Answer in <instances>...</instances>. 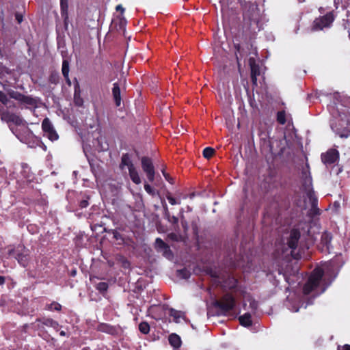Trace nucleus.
I'll return each mask as SVG.
<instances>
[{
  "mask_svg": "<svg viewBox=\"0 0 350 350\" xmlns=\"http://www.w3.org/2000/svg\"><path fill=\"white\" fill-rule=\"evenodd\" d=\"M177 276L182 279H188L191 276V272L185 268L177 271Z\"/></svg>",
  "mask_w": 350,
  "mask_h": 350,
  "instance_id": "obj_30",
  "label": "nucleus"
},
{
  "mask_svg": "<svg viewBox=\"0 0 350 350\" xmlns=\"http://www.w3.org/2000/svg\"><path fill=\"white\" fill-rule=\"evenodd\" d=\"M116 10L117 11H120L121 12L120 15H123V14L124 12V8L122 7V5L121 4L118 5L116 8Z\"/></svg>",
  "mask_w": 350,
  "mask_h": 350,
  "instance_id": "obj_46",
  "label": "nucleus"
},
{
  "mask_svg": "<svg viewBox=\"0 0 350 350\" xmlns=\"http://www.w3.org/2000/svg\"><path fill=\"white\" fill-rule=\"evenodd\" d=\"M305 0H299V2H304Z\"/></svg>",
  "mask_w": 350,
  "mask_h": 350,
  "instance_id": "obj_61",
  "label": "nucleus"
},
{
  "mask_svg": "<svg viewBox=\"0 0 350 350\" xmlns=\"http://www.w3.org/2000/svg\"><path fill=\"white\" fill-rule=\"evenodd\" d=\"M59 76L57 73H52L49 77L50 83L57 84L59 82Z\"/></svg>",
  "mask_w": 350,
  "mask_h": 350,
  "instance_id": "obj_37",
  "label": "nucleus"
},
{
  "mask_svg": "<svg viewBox=\"0 0 350 350\" xmlns=\"http://www.w3.org/2000/svg\"><path fill=\"white\" fill-rule=\"evenodd\" d=\"M195 196V193H191L189 194V197L190 199H193Z\"/></svg>",
  "mask_w": 350,
  "mask_h": 350,
  "instance_id": "obj_57",
  "label": "nucleus"
},
{
  "mask_svg": "<svg viewBox=\"0 0 350 350\" xmlns=\"http://www.w3.org/2000/svg\"><path fill=\"white\" fill-rule=\"evenodd\" d=\"M142 167L143 171L146 173L147 178L150 182H153L154 180L155 171L150 158L143 157L141 159Z\"/></svg>",
  "mask_w": 350,
  "mask_h": 350,
  "instance_id": "obj_10",
  "label": "nucleus"
},
{
  "mask_svg": "<svg viewBox=\"0 0 350 350\" xmlns=\"http://www.w3.org/2000/svg\"><path fill=\"white\" fill-rule=\"evenodd\" d=\"M284 276L285 280L286 281L287 283H288L289 284L293 283V281L291 280V278L289 277H287L286 275H284Z\"/></svg>",
  "mask_w": 350,
  "mask_h": 350,
  "instance_id": "obj_51",
  "label": "nucleus"
},
{
  "mask_svg": "<svg viewBox=\"0 0 350 350\" xmlns=\"http://www.w3.org/2000/svg\"><path fill=\"white\" fill-rule=\"evenodd\" d=\"M62 326L59 324L57 321L53 320L51 327L53 328L56 332L59 331Z\"/></svg>",
  "mask_w": 350,
  "mask_h": 350,
  "instance_id": "obj_43",
  "label": "nucleus"
},
{
  "mask_svg": "<svg viewBox=\"0 0 350 350\" xmlns=\"http://www.w3.org/2000/svg\"><path fill=\"white\" fill-rule=\"evenodd\" d=\"M344 28L345 29H350V25L348 23V25L347 24H344Z\"/></svg>",
  "mask_w": 350,
  "mask_h": 350,
  "instance_id": "obj_60",
  "label": "nucleus"
},
{
  "mask_svg": "<svg viewBox=\"0 0 350 350\" xmlns=\"http://www.w3.org/2000/svg\"><path fill=\"white\" fill-rule=\"evenodd\" d=\"M232 280H233V284L230 286L231 288L235 287L237 285V280H235L234 278H232Z\"/></svg>",
  "mask_w": 350,
  "mask_h": 350,
  "instance_id": "obj_55",
  "label": "nucleus"
},
{
  "mask_svg": "<svg viewBox=\"0 0 350 350\" xmlns=\"http://www.w3.org/2000/svg\"><path fill=\"white\" fill-rule=\"evenodd\" d=\"M332 129L340 138H348L350 137V125L347 124L346 126H342L341 124L338 125H331Z\"/></svg>",
  "mask_w": 350,
  "mask_h": 350,
  "instance_id": "obj_15",
  "label": "nucleus"
},
{
  "mask_svg": "<svg viewBox=\"0 0 350 350\" xmlns=\"http://www.w3.org/2000/svg\"><path fill=\"white\" fill-rule=\"evenodd\" d=\"M42 129L44 133V136L46 137L49 140L54 142L58 139L59 135L48 118L43 120L42 122Z\"/></svg>",
  "mask_w": 350,
  "mask_h": 350,
  "instance_id": "obj_8",
  "label": "nucleus"
},
{
  "mask_svg": "<svg viewBox=\"0 0 350 350\" xmlns=\"http://www.w3.org/2000/svg\"><path fill=\"white\" fill-rule=\"evenodd\" d=\"M144 189L145 191L151 196H154L156 194V191L149 184H144Z\"/></svg>",
  "mask_w": 350,
  "mask_h": 350,
  "instance_id": "obj_38",
  "label": "nucleus"
},
{
  "mask_svg": "<svg viewBox=\"0 0 350 350\" xmlns=\"http://www.w3.org/2000/svg\"><path fill=\"white\" fill-rule=\"evenodd\" d=\"M88 200H89V198L86 197L85 199L80 200L79 204V206L81 208H86L89 205Z\"/></svg>",
  "mask_w": 350,
  "mask_h": 350,
  "instance_id": "obj_42",
  "label": "nucleus"
},
{
  "mask_svg": "<svg viewBox=\"0 0 350 350\" xmlns=\"http://www.w3.org/2000/svg\"><path fill=\"white\" fill-rule=\"evenodd\" d=\"M98 330L109 334H114L116 332L113 326L107 323H100L98 325Z\"/></svg>",
  "mask_w": 350,
  "mask_h": 350,
  "instance_id": "obj_22",
  "label": "nucleus"
},
{
  "mask_svg": "<svg viewBox=\"0 0 350 350\" xmlns=\"http://www.w3.org/2000/svg\"><path fill=\"white\" fill-rule=\"evenodd\" d=\"M342 350H350V345H345Z\"/></svg>",
  "mask_w": 350,
  "mask_h": 350,
  "instance_id": "obj_56",
  "label": "nucleus"
},
{
  "mask_svg": "<svg viewBox=\"0 0 350 350\" xmlns=\"http://www.w3.org/2000/svg\"><path fill=\"white\" fill-rule=\"evenodd\" d=\"M61 14L65 19L68 18V0H60Z\"/></svg>",
  "mask_w": 350,
  "mask_h": 350,
  "instance_id": "obj_26",
  "label": "nucleus"
},
{
  "mask_svg": "<svg viewBox=\"0 0 350 350\" xmlns=\"http://www.w3.org/2000/svg\"><path fill=\"white\" fill-rule=\"evenodd\" d=\"M335 19V16L333 12H329L325 15L316 18L312 23V31H320L324 28H329L331 27L332 23Z\"/></svg>",
  "mask_w": 350,
  "mask_h": 350,
  "instance_id": "obj_5",
  "label": "nucleus"
},
{
  "mask_svg": "<svg viewBox=\"0 0 350 350\" xmlns=\"http://www.w3.org/2000/svg\"><path fill=\"white\" fill-rule=\"evenodd\" d=\"M10 129L21 142L26 144L30 148H36L42 144V141L37 138L27 127L24 126L22 131H19L10 125Z\"/></svg>",
  "mask_w": 350,
  "mask_h": 350,
  "instance_id": "obj_2",
  "label": "nucleus"
},
{
  "mask_svg": "<svg viewBox=\"0 0 350 350\" xmlns=\"http://www.w3.org/2000/svg\"><path fill=\"white\" fill-rule=\"evenodd\" d=\"M260 75V71L258 68L255 66H251V78L253 84H257V76Z\"/></svg>",
  "mask_w": 350,
  "mask_h": 350,
  "instance_id": "obj_28",
  "label": "nucleus"
},
{
  "mask_svg": "<svg viewBox=\"0 0 350 350\" xmlns=\"http://www.w3.org/2000/svg\"><path fill=\"white\" fill-rule=\"evenodd\" d=\"M8 255L14 258L23 267L27 266L29 262V253L28 250L23 245H19L14 249L9 250Z\"/></svg>",
  "mask_w": 350,
  "mask_h": 350,
  "instance_id": "obj_4",
  "label": "nucleus"
},
{
  "mask_svg": "<svg viewBox=\"0 0 350 350\" xmlns=\"http://www.w3.org/2000/svg\"><path fill=\"white\" fill-rule=\"evenodd\" d=\"M322 162L326 165L334 164L339 159V152L336 149H329L321 155Z\"/></svg>",
  "mask_w": 350,
  "mask_h": 350,
  "instance_id": "obj_11",
  "label": "nucleus"
},
{
  "mask_svg": "<svg viewBox=\"0 0 350 350\" xmlns=\"http://www.w3.org/2000/svg\"><path fill=\"white\" fill-rule=\"evenodd\" d=\"M155 248L159 252H161L163 256L166 258L171 260L173 258V252L161 238H157L155 240Z\"/></svg>",
  "mask_w": 350,
  "mask_h": 350,
  "instance_id": "obj_13",
  "label": "nucleus"
},
{
  "mask_svg": "<svg viewBox=\"0 0 350 350\" xmlns=\"http://www.w3.org/2000/svg\"><path fill=\"white\" fill-rule=\"evenodd\" d=\"M181 223H182V226L185 228V230H187V222L185 221H182Z\"/></svg>",
  "mask_w": 350,
  "mask_h": 350,
  "instance_id": "obj_52",
  "label": "nucleus"
},
{
  "mask_svg": "<svg viewBox=\"0 0 350 350\" xmlns=\"http://www.w3.org/2000/svg\"><path fill=\"white\" fill-rule=\"evenodd\" d=\"M215 153V150L211 147H206L204 149L202 154L204 158L210 159Z\"/></svg>",
  "mask_w": 350,
  "mask_h": 350,
  "instance_id": "obj_32",
  "label": "nucleus"
},
{
  "mask_svg": "<svg viewBox=\"0 0 350 350\" xmlns=\"http://www.w3.org/2000/svg\"><path fill=\"white\" fill-rule=\"evenodd\" d=\"M39 146H40L44 151L46 150V146L42 142V144H40Z\"/></svg>",
  "mask_w": 350,
  "mask_h": 350,
  "instance_id": "obj_54",
  "label": "nucleus"
},
{
  "mask_svg": "<svg viewBox=\"0 0 350 350\" xmlns=\"http://www.w3.org/2000/svg\"><path fill=\"white\" fill-rule=\"evenodd\" d=\"M65 80H66V83L70 86L71 85V81L70 79H69V75H67V77H64Z\"/></svg>",
  "mask_w": 350,
  "mask_h": 350,
  "instance_id": "obj_47",
  "label": "nucleus"
},
{
  "mask_svg": "<svg viewBox=\"0 0 350 350\" xmlns=\"http://www.w3.org/2000/svg\"><path fill=\"white\" fill-rule=\"evenodd\" d=\"M139 329L142 334H147L150 331V325L146 322H142L139 325Z\"/></svg>",
  "mask_w": 350,
  "mask_h": 350,
  "instance_id": "obj_33",
  "label": "nucleus"
},
{
  "mask_svg": "<svg viewBox=\"0 0 350 350\" xmlns=\"http://www.w3.org/2000/svg\"><path fill=\"white\" fill-rule=\"evenodd\" d=\"M277 121L280 124H284L286 123V114L284 111H280L277 113Z\"/></svg>",
  "mask_w": 350,
  "mask_h": 350,
  "instance_id": "obj_35",
  "label": "nucleus"
},
{
  "mask_svg": "<svg viewBox=\"0 0 350 350\" xmlns=\"http://www.w3.org/2000/svg\"><path fill=\"white\" fill-rule=\"evenodd\" d=\"M286 307L293 312H297L299 311V307L295 304H291L289 301L286 304Z\"/></svg>",
  "mask_w": 350,
  "mask_h": 350,
  "instance_id": "obj_40",
  "label": "nucleus"
},
{
  "mask_svg": "<svg viewBox=\"0 0 350 350\" xmlns=\"http://www.w3.org/2000/svg\"><path fill=\"white\" fill-rule=\"evenodd\" d=\"M53 320V319L49 317L38 318L31 325H34L37 329H42L44 326L51 327Z\"/></svg>",
  "mask_w": 350,
  "mask_h": 350,
  "instance_id": "obj_16",
  "label": "nucleus"
},
{
  "mask_svg": "<svg viewBox=\"0 0 350 350\" xmlns=\"http://www.w3.org/2000/svg\"><path fill=\"white\" fill-rule=\"evenodd\" d=\"M112 95H113L116 105L117 107L120 106L121 100H122L121 91H120V85L118 83H114L113 84Z\"/></svg>",
  "mask_w": 350,
  "mask_h": 350,
  "instance_id": "obj_17",
  "label": "nucleus"
},
{
  "mask_svg": "<svg viewBox=\"0 0 350 350\" xmlns=\"http://www.w3.org/2000/svg\"><path fill=\"white\" fill-rule=\"evenodd\" d=\"M113 238L117 240V241H121L122 243H124V239L122 236V234H121L120 232H118L117 230H113Z\"/></svg>",
  "mask_w": 350,
  "mask_h": 350,
  "instance_id": "obj_39",
  "label": "nucleus"
},
{
  "mask_svg": "<svg viewBox=\"0 0 350 350\" xmlns=\"http://www.w3.org/2000/svg\"><path fill=\"white\" fill-rule=\"evenodd\" d=\"M11 97L27 107H36L38 105V100L31 96H26L17 92H12Z\"/></svg>",
  "mask_w": 350,
  "mask_h": 350,
  "instance_id": "obj_9",
  "label": "nucleus"
},
{
  "mask_svg": "<svg viewBox=\"0 0 350 350\" xmlns=\"http://www.w3.org/2000/svg\"><path fill=\"white\" fill-rule=\"evenodd\" d=\"M334 5L336 6V8H338V5L340 3V0H334Z\"/></svg>",
  "mask_w": 350,
  "mask_h": 350,
  "instance_id": "obj_53",
  "label": "nucleus"
},
{
  "mask_svg": "<svg viewBox=\"0 0 350 350\" xmlns=\"http://www.w3.org/2000/svg\"><path fill=\"white\" fill-rule=\"evenodd\" d=\"M167 199L168 200L169 202L172 204V205H175V204H180V200H176L174 198H173L170 194H167Z\"/></svg>",
  "mask_w": 350,
  "mask_h": 350,
  "instance_id": "obj_41",
  "label": "nucleus"
},
{
  "mask_svg": "<svg viewBox=\"0 0 350 350\" xmlns=\"http://www.w3.org/2000/svg\"><path fill=\"white\" fill-rule=\"evenodd\" d=\"M1 120L9 123V126L11 125L12 127L18 128V126L23 124L24 120L18 115L12 113H3Z\"/></svg>",
  "mask_w": 350,
  "mask_h": 350,
  "instance_id": "obj_12",
  "label": "nucleus"
},
{
  "mask_svg": "<svg viewBox=\"0 0 350 350\" xmlns=\"http://www.w3.org/2000/svg\"><path fill=\"white\" fill-rule=\"evenodd\" d=\"M126 167L128 168L129 176L131 180L135 184L139 185L142 183L141 178L131 161L130 155L127 153L122 154L121 163L120 164V168L121 170H124Z\"/></svg>",
  "mask_w": 350,
  "mask_h": 350,
  "instance_id": "obj_3",
  "label": "nucleus"
},
{
  "mask_svg": "<svg viewBox=\"0 0 350 350\" xmlns=\"http://www.w3.org/2000/svg\"><path fill=\"white\" fill-rule=\"evenodd\" d=\"M76 273H77V271L76 270H72L71 271V275L72 276H75L76 275Z\"/></svg>",
  "mask_w": 350,
  "mask_h": 350,
  "instance_id": "obj_59",
  "label": "nucleus"
},
{
  "mask_svg": "<svg viewBox=\"0 0 350 350\" xmlns=\"http://www.w3.org/2000/svg\"><path fill=\"white\" fill-rule=\"evenodd\" d=\"M162 206L163 207L165 216L169 217H170V213H169V211H168L167 205V204H166V202L165 201L162 202Z\"/></svg>",
  "mask_w": 350,
  "mask_h": 350,
  "instance_id": "obj_45",
  "label": "nucleus"
},
{
  "mask_svg": "<svg viewBox=\"0 0 350 350\" xmlns=\"http://www.w3.org/2000/svg\"><path fill=\"white\" fill-rule=\"evenodd\" d=\"M168 239L173 241H182V236L179 234L172 232L167 234Z\"/></svg>",
  "mask_w": 350,
  "mask_h": 350,
  "instance_id": "obj_36",
  "label": "nucleus"
},
{
  "mask_svg": "<svg viewBox=\"0 0 350 350\" xmlns=\"http://www.w3.org/2000/svg\"><path fill=\"white\" fill-rule=\"evenodd\" d=\"M168 340L170 344L174 348L178 349L181 345L180 337L176 334H172L169 336Z\"/></svg>",
  "mask_w": 350,
  "mask_h": 350,
  "instance_id": "obj_19",
  "label": "nucleus"
},
{
  "mask_svg": "<svg viewBox=\"0 0 350 350\" xmlns=\"http://www.w3.org/2000/svg\"><path fill=\"white\" fill-rule=\"evenodd\" d=\"M172 221L174 224H177L178 221V219L176 216H172Z\"/></svg>",
  "mask_w": 350,
  "mask_h": 350,
  "instance_id": "obj_50",
  "label": "nucleus"
},
{
  "mask_svg": "<svg viewBox=\"0 0 350 350\" xmlns=\"http://www.w3.org/2000/svg\"><path fill=\"white\" fill-rule=\"evenodd\" d=\"M300 239V232L297 229H293L291 230L289 238L287 241V248L282 250V254L288 256L289 254L293 255L295 250H296L298 241Z\"/></svg>",
  "mask_w": 350,
  "mask_h": 350,
  "instance_id": "obj_7",
  "label": "nucleus"
},
{
  "mask_svg": "<svg viewBox=\"0 0 350 350\" xmlns=\"http://www.w3.org/2000/svg\"><path fill=\"white\" fill-rule=\"evenodd\" d=\"M162 173H163V175L165 177V180L167 182H169L171 184H174V179L172 177H170V176L167 173L165 172V171H163V170L162 171Z\"/></svg>",
  "mask_w": 350,
  "mask_h": 350,
  "instance_id": "obj_44",
  "label": "nucleus"
},
{
  "mask_svg": "<svg viewBox=\"0 0 350 350\" xmlns=\"http://www.w3.org/2000/svg\"><path fill=\"white\" fill-rule=\"evenodd\" d=\"M170 315L173 317L174 321L176 323H179L180 319L183 317V313L182 312L174 308H170Z\"/></svg>",
  "mask_w": 350,
  "mask_h": 350,
  "instance_id": "obj_25",
  "label": "nucleus"
},
{
  "mask_svg": "<svg viewBox=\"0 0 350 350\" xmlns=\"http://www.w3.org/2000/svg\"><path fill=\"white\" fill-rule=\"evenodd\" d=\"M5 281V278L4 276L0 275V285L2 286L4 284Z\"/></svg>",
  "mask_w": 350,
  "mask_h": 350,
  "instance_id": "obj_49",
  "label": "nucleus"
},
{
  "mask_svg": "<svg viewBox=\"0 0 350 350\" xmlns=\"http://www.w3.org/2000/svg\"><path fill=\"white\" fill-rule=\"evenodd\" d=\"M16 18L18 21V23H21L23 21L22 16L18 14L16 15Z\"/></svg>",
  "mask_w": 350,
  "mask_h": 350,
  "instance_id": "obj_48",
  "label": "nucleus"
},
{
  "mask_svg": "<svg viewBox=\"0 0 350 350\" xmlns=\"http://www.w3.org/2000/svg\"><path fill=\"white\" fill-rule=\"evenodd\" d=\"M109 285L107 282H101L96 284V288L100 293H105L108 289Z\"/></svg>",
  "mask_w": 350,
  "mask_h": 350,
  "instance_id": "obj_31",
  "label": "nucleus"
},
{
  "mask_svg": "<svg viewBox=\"0 0 350 350\" xmlns=\"http://www.w3.org/2000/svg\"><path fill=\"white\" fill-rule=\"evenodd\" d=\"M332 240V235L330 232L325 231L321 237V250L323 252H329L331 248V241Z\"/></svg>",
  "mask_w": 350,
  "mask_h": 350,
  "instance_id": "obj_14",
  "label": "nucleus"
},
{
  "mask_svg": "<svg viewBox=\"0 0 350 350\" xmlns=\"http://www.w3.org/2000/svg\"><path fill=\"white\" fill-rule=\"evenodd\" d=\"M234 46L236 50L235 55L237 61L239 62V59H241L243 57L246 53L244 52L243 49L241 47V44L239 43H234Z\"/></svg>",
  "mask_w": 350,
  "mask_h": 350,
  "instance_id": "obj_24",
  "label": "nucleus"
},
{
  "mask_svg": "<svg viewBox=\"0 0 350 350\" xmlns=\"http://www.w3.org/2000/svg\"><path fill=\"white\" fill-rule=\"evenodd\" d=\"M60 336H65L66 335V332L64 331H61L59 332Z\"/></svg>",
  "mask_w": 350,
  "mask_h": 350,
  "instance_id": "obj_58",
  "label": "nucleus"
},
{
  "mask_svg": "<svg viewBox=\"0 0 350 350\" xmlns=\"http://www.w3.org/2000/svg\"><path fill=\"white\" fill-rule=\"evenodd\" d=\"M308 196H309V198H310V201L311 202V209H310V211L314 215H319L320 213V210L317 207V204H318L317 198L315 196H314L311 193H310L308 194Z\"/></svg>",
  "mask_w": 350,
  "mask_h": 350,
  "instance_id": "obj_21",
  "label": "nucleus"
},
{
  "mask_svg": "<svg viewBox=\"0 0 350 350\" xmlns=\"http://www.w3.org/2000/svg\"><path fill=\"white\" fill-rule=\"evenodd\" d=\"M75 92H74V103L75 105L78 107H81L83 104V99L81 96V91L79 88V84L78 81L76 80V83L74 86Z\"/></svg>",
  "mask_w": 350,
  "mask_h": 350,
  "instance_id": "obj_18",
  "label": "nucleus"
},
{
  "mask_svg": "<svg viewBox=\"0 0 350 350\" xmlns=\"http://www.w3.org/2000/svg\"><path fill=\"white\" fill-rule=\"evenodd\" d=\"M236 302L234 297L230 294L224 295L220 300L214 302V306L226 314L232 310L235 306Z\"/></svg>",
  "mask_w": 350,
  "mask_h": 350,
  "instance_id": "obj_6",
  "label": "nucleus"
},
{
  "mask_svg": "<svg viewBox=\"0 0 350 350\" xmlns=\"http://www.w3.org/2000/svg\"><path fill=\"white\" fill-rule=\"evenodd\" d=\"M329 270V264H325L322 267H317L311 273L308 282L303 288V292L305 295H308L312 292L314 293L315 296L324 293L332 280L327 282L324 276L325 272Z\"/></svg>",
  "mask_w": 350,
  "mask_h": 350,
  "instance_id": "obj_1",
  "label": "nucleus"
},
{
  "mask_svg": "<svg viewBox=\"0 0 350 350\" xmlns=\"http://www.w3.org/2000/svg\"><path fill=\"white\" fill-rule=\"evenodd\" d=\"M117 20L118 21V29H124L126 25V20L124 16L123 15L118 16Z\"/></svg>",
  "mask_w": 350,
  "mask_h": 350,
  "instance_id": "obj_34",
  "label": "nucleus"
},
{
  "mask_svg": "<svg viewBox=\"0 0 350 350\" xmlns=\"http://www.w3.org/2000/svg\"><path fill=\"white\" fill-rule=\"evenodd\" d=\"M239 320L240 324L244 327H249L252 325V317L249 312L245 313L243 315L240 316Z\"/></svg>",
  "mask_w": 350,
  "mask_h": 350,
  "instance_id": "obj_23",
  "label": "nucleus"
},
{
  "mask_svg": "<svg viewBox=\"0 0 350 350\" xmlns=\"http://www.w3.org/2000/svg\"><path fill=\"white\" fill-rule=\"evenodd\" d=\"M11 94L8 97L3 92L0 91V101L7 107L10 108L14 105V101L12 100Z\"/></svg>",
  "mask_w": 350,
  "mask_h": 350,
  "instance_id": "obj_20",
  "label": "nucleus"
},
{
  "mask_svg": "<svg viewBox=\"0 0 350 350\" xmlns=\"http://www.w3.org/2000/svg\"><path fill=\"white\" fill-rule=\"evenodd\" d=\"M62 306L60 304L56 301H53L49 304H46L45 306V309L49 311H61Z\"/></svg>",
  "mask_w": 350,
  "mask_h": 350,
  "instance_id": "obj_27",
  "label": "nucleus"
},
{
  "mask_svg": "<svg viewBox=\"0 0 350 350\" xmlns=\"http://www.w3.org/2000/svg\"><path fill=\"white\" fill-rule=\"evenodd\" d=\"M70 71V62L68 59H64L62 62V72L64 77H67Z\"/></svg>",
  "mask_w": 350,
  "mask_h": 350,
  "instance_id": "obj_29",
  "label": "nucleus"
}]
</instances>
